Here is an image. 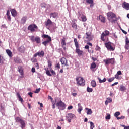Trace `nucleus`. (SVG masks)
Returning <instances> with one entry per match:
<instances>
[{
	"instance_id": "dca6fc26",
	"label": "nucleus",
	"mask_w": 129,
	"mask_h": 129,
	"mask_svg": "<svg viewBox=\"0 0 129 129\" xmlns=\"http://www.w3.org/2000/svg\"><path fill=\"white\" fill-rule=\"evenodd\" d=\"M18 71L21 75V76H20V77L23 78V75H24V71L23 70L22 67H21V66L18 67Z\"/></svg>"
},
{
	"instance_id": "a211bd4d",
	"label": "nucleus",
	"mask_w": 129,
	"mask_h": 129,
	"mask_svg": "<svg viewBox=\"0 0 129 129\" xmlns=\"http://www.w3.org/2000/svg\"><path fill=\"white\" fill-rule=\"evenodd\" d=\"M78 112L79 113H81V111H82V110L83 109V108L82 107V106H81V104L79 103L78 104Z\"/></svg>"
},
{
	"instance_id": "6ab92c4d",
	"label": "nucleus",
	"mask_w": 129,
	"mask_h": 129,
	"mask_svg": "<svg viewBox=\"0 0 129 129\" xmlns=\"http://www.w3.org/2000/svg\"><path fill=\"white\" fill-rule=\"evenodd\" d=\"M76 52L77 53L79 56H82V54H83V51L78 48L76 49Z\"/></svg>"
},
{
	"instance_id": "2f4dec72",
	"label": "nucleus",
	"mask_w": 129,
	"mask_h": 129,
	"mask_svg": "<svg viewBox=\"0 0 129 129\" xmlns=\"http://www.w3.org/2000/svg\"><path fill=\"white\" fill-rule=\"evenodd\" d=\"M98 80H99V82L100 83H102L103 82H105L106 81V78H104L103 80H101V79H100V78L98 77Z\"/></svg>"
},
{
	"instance_id": "5fc2aeb1",
	"label": "nucleus",
	"mask_w": 129,
	"mask_h": 129,
	"mask_svg": "<svg viewBox=\"0 0 129 129\" xmlns=\"http://www.w3.org/2000/svg\"><path fill=\"white\" fill-rule=\"evenodd\" d=\"M125 48L127 50H128V49H129V44H125Z\"/></svg>"
},
{
	"instance_id": "1a4fd4ad",
	"label": "nucleus",
	"mask_w": 129,
	"mask_h": 129,
	"mask_svg": "<svg viewBox=\"0 0 129 129\" xmlns=\"http://www.w3.org/2000/svg\"><path fill=\"white\" fill-rule=\"evenodd\" d=\"M35 29H38V26L35 24H31L28 27V30H29V31H31L32 32H35Z\"/></svg>"
},
{
	"instance_id": "4be33fe9",
	"label": "nucleus",
	"mask_w": 129,
	"mask_h": 129,
	"mask_svg": "<svg viewBox=\"0 0 129 129\" xmlns=\"http://www.w3.org/2000/svg\"><path fill=\"white\" fill-rule=\"evenodd\" d=\"M11 12L12 16H13V17H16V16H17V11H16V10L12 9L11 10Z\"/></svg>"
},
{
	"instance_id": "b1692460",
	"label": "nucleus",
	"mask_w": 129,
	"mask_h": 129,
	"mask_svg": "<svg viewBox=\"0 0 129 129\" xmlns=\"http://www.w3.org/2000/svg\"><path fill=\"white\" fill-rule=\"evenodd\" d=\"M6 53L7 55H8L9 57H13V53H12V51H11L9 49L6 50Z\"/></svg>"
},
{
	"instance_id": "e2e57ef3",
	"label": "nucleus",
	"mask_w": 129,
	"mask_h": 129,
	"mask_svg": "<svg viewBox=\"0 0 129 129\" xmlns=\"http://www.w3.org/2000/svg\"><path fill=\"white\" fill-rule=\"evenodd\" d=\"M117 84H118V82H115L114 84H112L111 86H115V85H117Z\"/></svg>"
},
{
	"instance_id": "680f3d73",
	"label": "nucleus",
	"mask_w": 129,
	"mask_h": 129,
	"mask_svg": "<svg viewBox=\"0 0 129 129\" xmlns=\"http://www.w3.org/2000/svg\"><path fill=\"white\" fill-rule=\"evenodd\" d=\"M120 113H115V116L117 118L118 117V115H120Z\"/></svg>"
},
{
	"instance_id": "69168bd1",
	"label": "nucleus",
	"mask_w": 129,
	"mask_h": 129,
	"mask_svg": "<svg viewBox=\"0 0 129 129\" xmlns=\"http://www.w3.org/2000/svg\"><path fill=\"white\" fill-rule=\"evenodd\" d=\"M31 70H32V72H33V73L36 72V69H35L34 68H32Z\"/></svg>"
},
{
	"instance_id": "58836bf2",
	"label": "nucleus",
	"mask_w": 129,
	"mask_h": 129,
	"mask_svg": "<svg viewBox=\"0 0 129 129\" xmlns=\"http://www.w3.org/2000/svg\"><path fill=\"white\" fill-rule=\"evenodd\" d=\"M90 129H93L94 128V123H93V122H90Z\"/></svg>"
},
{
	"instance_id": "c9c22d12",
	"label": "nucleus",
	"mask_w": 129,
	"mask_h": 129,
	"mask_svg": "<svg viewBox=\"0 0 129 129\" xmlns=\"http://www.w3.org/2000/svg\"><path fill=\"white\" fill-rule=\"evenodd\" d=\"M29 38L30 39L31 41H32V42H35L36 40V37H35L34 36H29Z\"/></svg>"
},
{
	"instance_id": "473e14b6",
	"label": "nucleus",
	"mask_w": 129,
	"mask_h": 129,
	"mask_svg": "<svg viewBox=\"0 0 129 129\" xmlns=\"http://www.w3.org/2000/svg\"><path fill=\"white\" fill-rule=\"evenodd\" d=\"M51 40H46L45 41H44V42H42L43 45H44V46H47V44H49V43H50V42H51Z\"/></svg>"
},
{
	"instance_id": "8fccbe9b",
	"label": "nucleus",
	"mask_w": 129,
	"mask_h": 129,
	"mask_svg": "<svg viewBox=\"0 0 129 129\" xmlns=\"http://www.w3.org/2000/svg\"><path fill=\"white\" fill-rule=\"evenodd\" d=\"M124 118V116H122L121 117H117V119L119 120V119H123Z\"/></svg>"
},
{
	"instance_id": "393cba45",
	"label": "nucleus",
	"mask_w": 129,
	"mask_h": 129,
	"mask_svg": "<svg viewBox=\"0 0 129 129\" xmlns=\"http://www.w3.org/2000/svg\"><path fill=\"white\" fill-rule=\"evenodd\" d=\"M27 21V16H24L21 19V24H25Z\"/></svg>"
},
{
	"instance_id": "4468645a",
	"label": "nucleus",
	"mask_w": 129,
	"mask_h": 129,
	"mask_svg": "<svg viewBox=\"0 0 129 129\" xmlns=\"http://www.w3.org/2000/svg\"><path fill=\"white\" fill-rule=\"evenodd\" d=\"M56 106L60 107H65V103L60 100L56 103Z\"/></svg>"
},
{
	"instance_id": "f3484780",
	"label": "nucleus",
	"mask_w": 129,
	"mask_h": 129,
	"mask_svg": "<svg viewBox=\"0 0 129 129\" xmlns=\"http://www.w3.org/2000/svg\"><path fill=\"white\" fill-rule=\"evenodd\" d=\"M74 117H75V115L72 113L68 114L66 116V118H69L70 119H72Z\"/></svg>"
},
{
	"instance_id": "9b49d317",
	"label": "nucleus",
	"mask_w": 129,
	"mask_h": 129,
	"mask_svg": "<svg viewBox=\"0 0 129 129\" xmlns=\"http://www.w3.org/2000/svg\"><path fill=\"white\" fill-rule=\"evenodd\" d=\"M44 55H45V53L43 51H41L40 52H38L36 53H35L34 55V57H36L37 56H39V57H44Z\"/></svg>"
},
{
	"instance_id": "bf43d9fd",
	"label": "nucleus",
	"mask_w": 129,
	"mask_h": 129,
	"mask_svg": "<svg viewBox=\"0 0 129 129\" xmlns=\"http://www.w3.org/2000/svg\"><path fill=\"white\" fill-rule=\"evenodd\" d=\"M33 93L32 92H29L28 93V95H29L30 96V97H33Z\"/></svg>"
},
{
	"instance_id": "ddd939ff",
	"label": "nucleus",
	"mask_w": 129,
	"mask_h": 129,
	"mask_svg": "<svg viewBox=\"0 0 129 129\" xmlns=\"http://www.w3.org/2000/svg\"><path fill=\"white\" fill-rule=\"evenodd\" d=\"M60 62L62 65H65V66H68V63H67V59L63 57L61 59Z\"/></svg>"
},
{
	"instance_id": "2eb2a0df",
	"label": "nucleus",
	"mask_w": 129,
	"mask_h": 129,
	"mask_svg": "<svg viewBox=\"0 0 129 129\" xmlns=\"http://www.w3.org/2000/svg\"><path fill=\"white\" fill-rule=\"evenodd\" d=\"M122 7L125 10H129V3L124 2L122 4Z\"/></svg>"
},
{
	"instance_id": "6e6552de",
	"label": "nucleus",
	"mask_w": 129,
	"mask_h": 129,
	"mask_svg": "<svg viewBox=\"0 0 129 129\" xmlns=\"http://www.w3.org/2000/svg\"><path fill=\"white\" fill-rule=\"evenodd\" d=\"M78 17L79 19H82L83 22H86L87 19L86 18V16L83 15V14L81 12H78Z\"/></svg>"
},
{
	"instance_id": "09e8293b",
	"label": "nucleus",
	"mask_w": 129,
	"mask_h": 129,
	"mask_svg": "<svg viewBox=\"0 0 129 129\" xmlns=\"http://www.w3.org/2000/svg\"><path fill=\"white\" fill-rule=\"evenodd\" d=\"M125 44H129V40H128V38L127 37H126V39H125Z\"/></svg>"
},
{
	"instance_id": "864d4df0",
	"label": "nucleus",
	"mask_w": 129,
	"mask_h": 129,
	"mask_svg": "<svg viewBox=\"0 0 129 129\" xmlns=\"http://www.w3.org/2000/svg\"><path fill=\"white\" fill-rule=\"evenodd\" d=\"M75 45L76 47L77 48V49H78V48L79 47V45L78 44V42L75 43Z\"/></svg>"
},
{
	"instance_id": "f257e3e1",
	"label": "nucleus",
	"mask_w": 129,
	"mask_h": 129,
	"mask_svg": "<svg viewBox=\"0 0 129 129\" xmlns=\"http://www.w3.org/2000/svg\"><path fill=\"white\" fill-rule=\"evenodd\" d=\"M45 25L48 27V30H50L52 32H55L56 29H58V27L56 26V23L52 22L48 19L47 21L45 22Z\"/></svg>"
},
{
	"instance_id": "aec40b11",
	"label": "nucleus",
	"mask_w": 129,
	"mask_h": 129,
	"mask_svg": "<svg viewBox=\"0 0 129 129\" xmlns=\"http://www.w3.org/2000/svg\"><path fill=\"white\" fill-rule=\"evenodd\" d=\"M50 18H56L57 17H58V13L54 12L50 14Z\"/></svg>"
},
{
	"instance_id": "0e129e2a",
	"label": "nucleus",
	"mask_w": 129,
	"mask_h": 129,
	"mask_svg": "<svg viewBox=\"0 0 129 129\" xmlns=\"http://www.w3.org/2000/svg\"><path fill=\"white\" fill-rule=\"evenodd\" d=\"M7 19H8L9 21H11V16L10 15H7Z\"/></svg>"
},
{
	"instance_id": "20e7f679",
	"label": "nucleus",
	"mask_w": 129,
	"mask_h": 129,
	"mask_svg": "<svg viewBox=\"0 0 129 129\" xmlns=\"http://www.w3.org/2000/svg\"><path fill=\"white\" fill-rule=\"evenodd\" d=\"M77 84L80 86H84L85 85V80L83 79V78L79 77L76 78Z\"/></svg>"
},
{
	"instance_id": "37998d69",
	"label": "nucleus",
	"mask_w": 129,
	"mask_h": 129,
	"mask_svg": "<svg viewBox=\"0 0 129 129\" xmlns=\"http://www.w3.org/2000/svg\"><path fill=\"white\" fill-rule=\"evenodd\" d=\"M2 63H4V57L0 55V64H2Z\"/></svg>"
},
{
	"instance_id": "423d86ee",
	"label": "nucleus",
	"mask_w": 129,
	"mask_h": 129,
	"mask_svg": "<svg viewBox=\"0 0 129 129\" xmlns=\"http://www.w3.org/2000/svg\"><path fill=\"white\" fill-rule=\"evenodd\" d=\"M86 39L88 41H91L93 39V35L91 33V31H88L85 34Z\"/></svg>"
},
{
	"instance_id": "774afa93",
	"label": "nucleus",
	"mask_w": 129,
	"mask_h": 129,
	"mask_svg": "<svg viewBox=\"0 0 129 129\" xmlns=\"http://www.w3.org/2000/svg\"><path fill=\"white\" fill-rule=\"evenodd\" d=\"M6 15H7V16H10V11L7 10Z\"/></svg>"
},
{
	"instance_id": "cd10ccee",
	"label": "nucleus",
	"mask_w": 129,
	"mask_h": 129,
	"mask_svg": "<svg viewBox=\"0 0 129 129\" xmlns=\"http://www.w3.org/2000/svg\"><path fill=\"white\" fill-rule=\"evenodd\" d=\"M41 7L42 8H49L50 5L46 4L45 3H43L41 4Z\"/></svg>"
},
{
	"instance_id": "a19ab883",
	"label": "nucleus",
	"mask_w": 129,
	"mask_h": 129,
	"mask_svg": "<svg viewBox=\"0 0 129 129\" xmlns=\"http://www.w3.org/2000/svg\"><path fill=\"white\" fill-rule=\"evenodd\" d=\"M48 67L49 68H51V67H52V61L48 60Z\"/></svg>"
},
{
	"instance_id": "a18cd8bd",
	"label": "nucleus",
	"mask_w": 129,
	"mask_h": 129,
	"mask_svg": "<svg viewBox=\"0 0 129 129\" xmlns=\"http://www.w3.org/2000/svg\"><path fill=\"white\" fill-rule=\"evenodd\" d=\"M106 119H110V114H107L106 115V117H105Z\"/></svg>"
},
{
	"instance_id": "603ef678",
	"label": "nucleus",
	"mask_w": 129,
	"mask_h": 129,
	"mask_svg": "<svg viewBox=\"0 0 129 129\" xmlns=\"http://www.w3.org/2000/svg\"><path fill=\"white\" fill-rule=\"evenodd\" d=\"M40 90H41L40 88L37 89L36 90V91L34 92L35 93H39L40 92Z\"/></svg>"
},
{
	"instance_id": "39448f33",
	"label": "nucleus",
	"mask_w": 129,
	"mask_h": 129,
	"mask_svg": "<svg viewBox=\"0 0 129 129\" xmlns=\"http://www.w3.org/2000/svg\"><path fill=\"white\" fill-rule=\"evenodd\" d=\"M15 120L17 122H20L21 128H24L26 126V123H25V121L24 120L21 119L19 117H17L15 118Z\"/></svg>"
},
{
	"instance_id": "3c124183",
	"label": "nucleus",
	"mask_w": 129,
	"mask_h": 129,
	"mask_svg": "<svg viewBox=\"0 0 129 129\" xmlns=\"http://www.w3.org/2000/svg\"><path fill=\"white\" fill-rule=\"evenodd\" d=\"M55 67L58 69H60V64L59 63H56L55 65Z\"/></svg>"
},
{
	"instance_id": "de8ad7c7",
	"label": "nucleus",
	"mask_w": 129,
	"mask_h": 129,
	"mask_svg": "<svg viewBox=\"0 0 129 129\" xmlns=\"http://www.w3.org/2000/svg\"><path fill=\"white\" fill-rule=\"evenodd\" d=\"M50 72L52 73V74H53V75H56V72H55L54 71H53L52 69H50Z\"/></svg>"
},
{
	"instance_id": "a878e982",
	"label": "nucleus",
	"mask_w": 129,
	"mask_h": 129,
	"mask_svg": "<svg viewBox=\"0 0 129 129\" xmlns=\"http://www.w3.org/2000/svg\"><path fill=\"white\" fill-rule=\"evenodd\" d=\"M42 37L45 39H48L47 40L52 41L51 37L49 36L48 35L44 34L43 35Z\"/></svg>"
},
{
	"instance_id": "c03bdc74",
	"label": "nucleus",
	"mask_w": 129,
	"mask_h": 129,
	"mask_svg": "<svg viewBox=\"0 0 129 129\" xmlns=\"http://www.w3.org/2000/svg\"><path fill=\"white\" fill-rule=\"evenodd\" d=\"M46 74L48 76H52V75L51 74V73H50V71H49V70L46 71Z\"/></svg>"
},
{
	"instance_id": "7c9ffc66",
	"label": "nucleus",
	"mask_w": 129,
	"mask_h": 129,
	"mask_svg": "<svg viewBox=\"0 0 129 129\" xmlns=\"http://www.w3.org/2000/svg\"><path fill=\"white\" fill-rule=\"evenodd\" d=\"M91 84L92 86V87H96V82H95V80H93L91 82Z\"/></svg>"
},
{
	"instance_id": "4c0bfd02",
	"label": "nucleus",
	"mask_w": 129,
	"mask_h": 129,
	"mask_svg": "<svg viewBox=\"0 0 129 129\" xmlns=\"http://www.w3.org/2000/svg\"><path fill=\"white\" fill-rule=\"evenodd\" d=\"M86 111H87V113H92V111L91 109H89L88 108H85Z\"/></svg>"
},
{
	"instance_id": "f03ea898",
	"label": "nucleus",
	"mask_w": 129,
	"mask_h": 129,
	"mask_svg": "<svg viewBox=\"0 0 129 129\" xmlns=\"http://www.w3.org/2000/svg\"><path fill=\"white\" fill-rule=\"evenodd\" d=\"M107 19L110 23L113 24L116 22V15L113 12H109L107 14Z\"/></svg>"
},
{
	"instance_id": "7ed1b4c3",
	"label": "nucleus",
	"mask_w": 129,
	"mask_h": 129,
	"mask_svg": "<svg viewBox=\"0 0 129 129\" xmlns=\"http://www.w3.org/2000/svg\"><path fill=\"white\" fill-rule=\"evenodd\" d=\"M108 35H109V31L106 30L104 31L101 34V39L104 42H107L108 41Z\"/></svg>"
},
{
	"instance_id": "ea45409f",
	"label": "nucleus",
	"mask_w": 129,
	"mask_h": 129,
	"mask_svg": "<svg viewBox=\"0 0 129 129\" xmlns=\"http://www.w3.org/2000/svg\"><path fill=\"white\" fill-rule=\"evenodd\" d=\"M87 90L88 92H92V91H93V89H92V88H89V87H87Z\"/></svg>"
},
{
	"instance_id": "6e6d98bb",
	"label": "nucleus",
	"mask_w": 129,
	"mask_h": 129,
	"mask_svg": "<svg viewBox=\"0 0 129 129\" xmlns=\"http://www.w3.org/2000/svg\"><path fill=\"white\" fill-rule=\"evenodd\" d=\"M118 75H117V74L115 75L114 78H116V79H119V76Z\"/></svg>"
},
{
	"instance_id": "79ce46f5",
	"label": "nucleus",
	"mask_w": 129,
	"mask_h": 129,
	"mask_svg": "<svg viewBox=\"0 0 129 129\" xmlns=\"http://www.w3.org/2000/svg\"><path fill=\"white\" fill-rule=\"evenodd\" d=\"M16 63H17V64L22 63V61L19 58H17L16 60Z\"/></svg>"
},
{
	"instance_id": "72a5a7b5",
	"label": "nucleus",
	"mask_w": 129,
	"mask_h": 129,
	"mask_svg": "<svg viewBox=\"0 0 129 129\" xmlns=\"http://www.w3.org/2000/svg\"><path fill=\"white\" fill-rule=\"evenodd\" d=\"M120 91H124V90H126V88H125L124 86H120Z\"/></svg>"
},
{
	"instance_id": "f704fd0d",
	"label": "nucleus",
	"mask_w": 129,
	"mask_h": 129,
	"mask_svg": "<svg viewBox=\"0 0 129 129\" xmlns=\"http://www.w3.org/2000/svg\"><path fill=\"white\" fill-rule=\"evenodd\" d=\"M96 68V64H95V62H92L91 64L90 69H94V68Z\"/></svg>"
},
{
	"instance_id": "338daca9",
	"label": "nucleus",
	"mask_w": 129,
	"mask_h": 129,
	"mask_svg": "<svg viewBox=\"0 0 129 129\" xmlns=\"http://www.w3.org/2000/svg\"><path fill=\"white\" fill-rule=\"evenodd\" d=\"M38 104H40V107H43V103H40V102H38Z\"/></svg>"
},
{
	"instance_id": "9d476101",
	"label": "nucleus",
	"mask_w": 129,
	"mask_h": 129,
	"mask_svg": "<svg viewBox=\"0 0 129 129\" xmlns=\"http://www.w3.org/2000/svg\"><path fill=\"white\" fill-rule=\"evenodd\" d=\"M104 62L105 63L106 65H109V64H112V65H113V64H114V58L104 59Z\"/></svg>"
},
{
	"instance_id": "052dcab7",
	"label": "nucleus",
	"mask_w": 129,
	"mask_h": 129,
	"mask_svg": "<svg viewBox=\"0 0 129 129\" xmlns=\"http://www.w3.org/2000/svg\"><path fill=\"white\" fill-rule=\"evenodd\" d=\"M96 50L97 51H99V50H100V47L98 46H97L96 47Z\"/></svg>"
},
{
	"instance_id": "13d9d810",
	"label": "nucleus",
	"mask_w": 129,
	"mask_h": 129,
	"mask_svg": "<svg viewBox=\"0 0 129 129\" xmlns=\"http://www.w3.org/2000/svg\"><path fill=\"white\" fill-rule=\"evenodd\" d=\"M72 108H73V106H69L68 107V109L69 110H70V109H72Z\"/></svg>"
},
{
	"instance_id": "bb28decb",
	"label": "nucleus",
	"mask_w": 129,
	"mask_h": 129,
	"mask_svg": "<svg viewBox=\"0 0 129 129\" xmlns=\"http://www.w3.org/2000/svg\"><path fill=\"white\" fill-rule=\"evenodd\" d=\"M18 50L20 53H24L25 47L23 46H21L18 48Z\"/></svg>"
},
{
	"instance_id": "0eeeda50",
	"label": "nucleus",
	"mask_w": 129,
	"mask_h": 129,
	"mask_svg": "<svg viewBox=\"0 0 129 129\" xmlns=\"http://www.w3.org/2000/svg\"><path fill=\"white\" fill-rule=\"evenodd\" d=\"M105 46L108 51H114V50H115V48L111 45L110 42L105 43Z\"/></svg>"
},
{
	"instance_id": "c756f323",
	"label": "nucleus",
	"mask_w": 129,
	"mask_h": 129,
	"mask_svg": "<svg viewBox=\"0 0 129 129\" xmlns=\"http://www.w3.org/2000/svg\"><path fill=\"white\" fill-rule=\"evenodd\" d=\"M35 42H36L37 44H40L41 43V39L39 37H35Z\"/></svg>"
},
{
	"instance_id": "49530a36",
	"label": "nucleus",
	"mask_w": 129,
	"mask_h": 129,
	"mask_svg": "<svg viewBox=\"0 0 129 129\" xmlns=\"http://www.w3.org/2000/svg\"><path fill=\"white\" fill-rule=\"evenodd\" d=\"M115 78H114V77H112V78L109 79V80H108L109 82H112V81H113L114 80Z\"/></svg>"
},
{
	"instance_id": "e433bc0d",
	"label": "nucleus",
	"mask_w": 129,
	"mask_h": 129,
	"mask_svg": "<svg viewBox=\"0 0 129 129\" xmlns=\"http://www.w3.org/2000/svg\"><path fill=\"white\" fill-rule=\"evenodd\" d=\"M72 28H73V29H75V30H77V25H76V23L72 24Z\"/></svg>"
},
{
	"instance_id": "5701e85b",
	"label": "nucleus",
	"mask_w": 129,
	"mask_h": 129,
	"mask_svg": "<svg viewBox=\"0 0 129 129\" xmlns=\"http://www.w3.org/2000/svg\"><path fill=\"white\" fill-rule=\"evenodd\" d=\"M86 3L90 4L91 8H92L94 4H93V0H86Z\"/></svg>"
},
{
	"instance_id": "c85d7f7f",
	"label": "nucleus",
	"mask_w": 129,
	"mask_h": 129,
	"mask_svg": "<svg viewBox=\"0 0 129 129\" xmlns=\"http://www.w3.org/2000/svg\"><path fill=\"white\" fill-rule=\"evenodd\" d=\"M17 96L18 97L19 99V101H21V102H24V100H23V99L22 98V97L21 96V95H20V93H17Z\"/></svg>"
},
{
	"instance_id": "412c9836",
	"label": "nucleus",
	"mask_w": 129,
	"mask_h": 129,
	"mask_svg": "<svg viewBox=\"0 0 129 129\" xmlns=\"http://www.w3.org/2000/svg\"><path fill=\"white\" fill-rule=\"evenodd\" d=\"M99 20L102 22V23H105V17L102 16V15H100L99 16Z\"/></svg>"
},
{
	"instance_id": "f8f14e48",
	"label": "nucleus",
	"mask_w": 129,
	"mask_h": 129,
	"mask_svg": "<svg viewBox=\"0 0 129 129\" xmlns=\"http://www.w3.org/2000/svg\"><path fill=\"white\" fill-rule=\"evenodd\" d=\"M61 46L62 48H63V50H66V42H65V38H63L62 40H61Z\"/></svg>"
},
{
	"instance_id": "4d7b16f0",
	"label": "nucleus",
	"mask_w": 129,
	"mask_h": 129,
	"mask_svg": "<svg viewBox=\"0 0 129 129\" xmlns=\"http://www.w3.org/2000/svg\"><path fill=\"white\" fill-rule=\"evenodd\" d=\"M117 75H121V74H122V73H121V71H119L117 72Z\"/></svg>"
}]
</instances>
